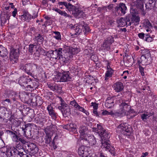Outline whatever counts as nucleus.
I'll list each match as a JSON object with an SVG mask.
<instances>
[{"mask_svg": "<svg viewBox=\"0 0 157 157\" xmlns=\"http://www.w3.org/2000/svg\"><path fill=\"white\" fill-rule=\"evenodd\" d=\"M59 59H62L63 61H65L64 59H69L72 57V55H75L79 52V49L78 48H74L72 47L64 46L63 48H59L57 49Z\"/></svg>", "mask_w": 157, "mask_h": 157, "instance_id": "nucleus-1", "label": "nucleus"}, {"mask_svg": "<svg viewBox=\"0 0 157 157\" xmlns=\"http://www.w3.org/2000/svg\"><path fill=\"white\" fill-rule=\"evenodd\" d=\"M97 126V128H93V131L97 132L101 137L102 140L101 143H102V141H108V140L110 138V136L109 133L100 124H98Z\"/></svg>", "mask_w": 157, "mask_h": 157, "instance_id": "nucleus-2", "label": "nucleus"}, {"mask_svg": "<svg viewBox=\"0 0 157 157\" xmlns=\"http://www.w3.org/2000/svg\"><path fill=\"white\" fill-rule=\"evenodd\" d=\"M117 131L118 133L129 136L132 133V128L127 123H122L117 127Z\"/></svg>", "mask_w": 157, "mask_h": 157, "instance_id": "nucleus-3", "label": "nucleus"}, {"mask_svg": "<svg viewBox=\"0 0 157 157\" xmlns=\"http://www.w3.org/2000/svg\"><path fill=\"white\" fill-rule=\"evenodd\" d=\"M19 142H20L17 145L16 147H10V149L8 151V154H13L15 151H16V150L20 148V147L21 148L25 150L26 146L29 143V142L27 141L24 138H21Z\"/></svg>", "mask_w": 157, "mask_h": 157, "instance_id": "nucleus-4", "label": "nucleus"}, {"mask_svg": "<svg viewBox=\"0 0 157 157\" xmlns=\"http://www.w3.org/2000/svg\"><path fill=\"white\" fill-rule=\"evenodd\" d=\"M114 41V37L109 36L104 40L100 49L104 52L109 51L111 49L110 46Z\"/></svg>", "mask_w": 157, "mask_h": 157, "instance_id": "nucleus-5", "label": "nucleus"}, {"mask_svg": "<svg viewBox=\"0 0 157 157\" xmlns=\"http://www.w3.org/2000/svg\"><path fill=\"white\" fill-rule=\"evenodd\" d=\"M68 71L59 73L54 78V80L57 82H65L70 81L71 78L68 74Z\"/></svg>", "mask_w": 157, "mask_h": 157, "instance_id": "nucleus-6", "label": "nucleus"}, {"mask_svg": "<svg viewBox=\"0 0 157 157\" xmlns=\"http://www.w3.org/2000/svg\"><path fill=\"white\" fill-rule=\"evenodd\" d=\"M59 98L61 102V106L58 107V109L61 110L64 117H66L70 114V109L61 97H59Z\"/></svg>", "mask_w": 157, "mask_h": 157, "instance_id": "nucleus-7", "label": "nucleus"}, {"mask_svg": "<svg viewBox=\"0 0 157 157\" xmlns=\"http://www.w3.org/2000/svg\"><path fill=\"white\" fill-rule=\"evenodd\" d=\"M4 117L3 116H0V122L2 123V124L7 123L8 120L10 122V123H9L10 124L13 125L14 126L18 127L20 125V121L13 119V117L10 116V117Z\"/></svg>", "mask_w": 157, "mask_h": 157, "instance_id": "nucleus-8", "label": "nucleus"}, {"mask_svg": "<svg viewBox=\"0 0 157 157\" xmlns=\"http://www.w3.org/2000/svg\"><path fill=\"white\" fill-rule=\"evenodd\" d=\"M17 48L11 50L10 53V59L12 63L16 62L19 55V51L21 49L19 45L17 46Z\"/></svg>", "mask_w": 157, "mask_h": 157, "instance_id": "nucleus-9", "label": "nucleus"}, {"mask_svg": "<svg viewBox=\"0 0 157 157\" xmlns=\"http://www.w3.org/2000/svg\"><path fill=\"white\" fill-rule=\"evenodd\" d=\"M8 155L13 157H32L30 154L27 153L25 150L21 148V147L13 154H8Z\"/></svg>", "mask_w": 157, "mask_h": 157, "instance_id": "nucleus-10", "label": "nucleus"}, {"mask_svg": "<svg viewBox=\"0 0 157 157\" xmlns=\"http://www.w3.org/2000/svg\"><path fill=\"white\" fill-rule=\"evenodd\" d=\"M82 140L84 142V144L86 145L88 144L94 145L96 142L95 137L93 135H85L84 137H82Z\"/></svg>", "mask_w": 157, "mask_h": 157, "instance_id": "nucleus-11", "label": "nucleus"}, {"mask_svg": "<svg viewBox=\"0 0 157 157\" xmlns=\"http://www.w3.org/2000/svg\"><path fill=\"white\" fill-rule=\"evenodd\" d=\"M25 151L33 154L37 153L38 151V148L36 145L33 143H29L26 146Z\"/></svg>", "mask_w": 157, "mask_h": 157, "instance_id": "nucleus-12", "label": "nucleus"}, {"mask_svg": "<svg viewBox=\"0 0 157 157\" xmlns=\"http://www.w3.org/2000/svg\"><path fill=\"white\" fill-rule=\"evenodd\" d=\"M120 113L124 115H128V111L131 108V106L129 105V104L123 102L120 105Z\"/></svg>", "mask_w": 157, "mask_h": 157, "instance_id": "nucleus-13", "label": "nucleus"}, {"mask_svg": "<svg viewBox=\"0 0 157 157\" xmlns=\"http://www.w3.org/2000/svg\"><path fill=\"white\" fill-rule=\"evenodd\" d=\"M37 67L36 65L31 63L26 64L25 65V71L28 75L32 76L33 72Z\"/></svg>", "mask_w": 157, "mask_h": 157, "instance_id": "nucleus-14", "label": "nucleus"}, {"mask_svg": "<svg viewBox=\"0 0 157 157\" xmlns=\"http://www.w3.org/2000/svg\"><path fill=\"white\" fill-rule=\"evenodd\" d=\"M101 147L103 149H105V150L109 151L113 155H115V152L114 150V148L110 147V144L107 142L102 141Z\"/></svg>", "mask_w": 157, "mask_h": 157, "instance_id": "nucleus-15", "label": "nucleus"}, {"mask_svg": "<svg viewBox=\"0 0 157 157\" xmlns=\"http://www.w3.org/2000/svg\"><path fill=\"white\" fill-rule=\"evenodd\" d=\"M155 0H149L148 2L146 4V8L147 9L155 10L157 8V5Z\"/></svg>", "mask_w": 157, "mask_h": 157, "instance_id": "nucleus-16", "label": "nucleus"}, {"mask_svg": "<svg viewBox=\"0 0 157 157\" xmlns=\"http://www.w3.org/2000/svg\"><path fill=\"white\" fill-rule=\"evenodd\" d=\"M130 18L132 24L134 25H137L139 24L140 21V17L137 15L136 13H133L131 14L130 15Z\"/></svg>", "mask_w": 157, "mask_h": 157, "instance_id": "nucleus-17", "label": "nucleus"}, {"mask_svg": "<svg viewBox=\"0 0 157 157\" xmlns=\"http://www.w3.org/2000/svg\"><path fill=\"white\" fill-rule=\"evenodd\" d=\"M135 2L137 8L140 9L143 12V14L144 15L146 13L144 9V0H135Z\"/></svg>", "mask_w": 157, "mask_h": 157, "instance_id": "nucleus-18", "label": "nucleus"}, {"mask_svg": "<svg viewBox=\"0 0 157 157\" xmlns=\"http://www.w3.org/2000/svg\"><path fill=\"white\" fill-rule=\"evenodd\" d=\"M78 153L81 157H83L86 155L89 154L87 148L84 146H82L79 148Z\"/></svg>", "mask_w": 157, "mask_h": 157, "instance_id": "nucleus-19", "label": "nucleus"}, {"mask_svg": "<svg viewBox=\"0 0 157 157\" xmlns=\"http://www.w3.org/2000/svg\"><path fill=\"white\" fill-rule=\"evenodd\" d=\"M31 80L30 78H27L26 77L22 76L19 78L18 82L21 86H26L28 81L29 82Z\"/></svg>", "mask_w": 157, "mask_h": 157, "instance_id": "nucleus-20", "label": "nucleus"}, {"mask_svg": "<svg viewBox=\"0 0 157 157\" xmlns=\"http://www.w3.org/2000/svg\"><path fill=\"white\" fill-rule=\"evenodd\" d=\"M83 14H84L82 10H79L78 8L76 6L75 8H74L72 12V14L74 16L78 17V18L82 17V15H83Z\"/></svg>", "mask_w": 157, "mask_h": 157, "instance_id": "nucleus-21", "label": "nucleus"}, {"mask_svg": "<svg viewBox=\"0 0 157 157\" xmlns=\"http://www.w3.org/2000/svg\"><path fill=\"white\" fill-rule=\"evenodd\" d=\"M113 88L116 92H119L123 89V84L120 82H117L113 85Z\"/></svg>", "mask_w": 157, "mask_h": 157, "instance_id": "nucleus-22", "label": "nucleus"}, {"mask_svg": "<svg viewBox=\"0 0 157 157\" xmlns=\"http://www.w3.org/2000/svg\"><path fill=\"white\" fill-rule=\"evenodd\" d=\"M140 59L141 60H142V65H143L150 64L151 63V57L149 56H149H147L146 57L144 56H141Z\"/></svg>", "mask_w": 157, "mask_h": 157, "instance_id": "nucleus-23", "label": "nucleus"}, {"mask_svg": "<svg viewBox=\"0 0 157 157\" xmlns=\"http://www.w3.org/2000/svg\"><path fill=\"white\" fill-rule=\"evenodd\" d=\"M47 109L48 111L49 115L51 116L53 118H56V113H55L51 104L48 106Z\"/></svg>", "mask_w": 157, "mask_h": 157, "instance_id": "nucleus-24", "label": "nucleus"}, {"mask_svg": "<svg viewBox=\"0 0 157 157\" xmlns=\"http://www.w3.org/2000/svg\"><path fill=\"white\" fill-rule=\"evenodd\" d=\"M0 116L10 117V115L7 111V109L4 107H2L0 108Z\"/></svg>", "mask_w": 157, "mask_h": 157, "instance_id": "nucleus-25", "label": "nucleus"}, {"mask_svg": "<svg viewBox=\"0 0 157 157\" xmlns=\"http://www.w3.org/2000/svg\"><path fill=\"white\" fill-rule=\"evenodd\" d=\"M153 112L149 113L146 112V113H143L141 115V117L142 120L144 121H146V120L148 119L151 116L154 115Z\"/></svg>", "mask_w": 157, "mask_h": 157, "instance_id": "nucleus-26", "label": "nucleus"}, {"mask_svg": "<svg viewBox=\"0 0 157 157\" xmlns=\"http://www.w3.org/2000/svg\"><path fill=\"white\" fill-rule=\"evenodd\" d=\"M87 130V127L85 126H81L79 129V132L80 134L81 138L82 140V137H84L85 135H87L85 133Z\"/></svg>", "mask_w": 157, "mask_h": 157, "instance_id": "nucleus-27", "label": "nucleus"}, {"mask_svg": "<svg viewBox=\"0 0 157 157\" xmlns=\"http://www.w3.org/2000/svg\"><path fill=\"white\" fill-rule=\"evenodd\" d=\"M117 21L118 25L121 26H124L127 25L126 18L121 17L119 19H117Z\"/></svg>", "mask_w": 157, "mask_h": 157, "instance_id": "nucleus-28", "label": "nucleus"}, {"mask_svg": "<svg viewBox=\"0 0 157 157\" xmlns=\"http://www.w3.org/2000/svg\"><path fill=\"white\" fill-rule=\"evenodd\" d=\"M127 10V7L124 4L120 3L119 6L117 9V10H120L123 14H124L126 13L125 10Z\"/></svg>", "mask_w": 157, "mask_h": 157, "instance_id": "nucleus-29", "label": "nucleus"}, {"mask_svg": "<svg viewBox=\"0 0 157 157\" xmlns=\"http://www.w3.org/2000/svg\"><path fill=\"white\" fill-rule=\"evenodd\" d=\"M30 15L28 12H25L23 15L21 16V20L27 22L29 21V19H30Z\"/></svg>", "mask_w": 157, "mask_h": 157, "instance_id": "nucleus-30", "label": "nucleus"}, {"mask_svg": "<svg viewBox=\"0 0 157 157\" xmlns=\"http://www.w3.org/2000/svg\"><path fill=\"white\" fill-rule=\"evenodd\" d=\"M8 54L7 49L6 48L2 47H0V56L4 57L6 56Z\"/></svg>", "mask_w": 157, "mask_h": 157, "instance_id": "nucleus-31", "label": "nucleus"}, {"mask_svg": "<svg viewBox=\"0 0 157 157\" xmlns=\"http://www.w3.org/2000/svg\"><path fill=\"white\" fill-rule=\"evenodd\" d=\"M143 24L145 28L151 29V28H152L151 24L147 19L144 20Z\"/></svg>", "mask_w": 157, "mask_h": 157, "instance_id": "nucleus-32", "label": "nucleus"}, {"mask_svg": "<svg viewBox=\"0 0 157 157\" xmlns=\"http://www.w3.org/2000/svg\"><path fill=\"white\" fill-rule=\"evenodd\" d=\"M44 131L46 135H50V136H52L54 132L53 130L52 129L50 126L48 127L47 128H45V129Z\"/></svg>", "mask_w": 157, "mask_h": 157, "instance_id": "nucleus-33", "label": "nucleus"}, {"mask_svg": "<svg viewBox=\"0 0 157 157\" xmlns=\"http://www.w3.org/2000/svg\"><path fill=\"white\" fill-rule=\"evenodd\" d=\"M49 52L51 58L57 59L58 57V53L57 49H56L55 51L51 50Z\"/></svg>", "mask_w": 157, "mask_h": 157, "instance_id": "nucleus-34", "label": "nucleus"}, {"mask_svg": "<svg viewBox=\"0 0 157 157\" xmlns=\"http://www.w3.org/2000/svg\"><path fill=\"white\" fill-rule=\"evenodd\" d=\"M52 136H50V135H46V137L45 140V144H44V142H43V145L44 146H47V144H49L52 141L51 137Z\"/></svg>", "mask_w": 157, "mask_h": 157, "instance_id": "nucleus-35", "label": "nucleus"}, {"mask_svg": "<svg viewBox=\"0 0 157 157\" xmlns=\"http://www.w3.org/2000/svg\"><path fill=\"white\" fill-rule=\"evenodd\" d=\"M113 72V70L111 69L110 68L109 70H108L106 72L105 74V80H107L108 79V77H111L112 76V74Z\"/></svg>", "mask_w": 157, "mask_h": 157, "instance_id": "nucleus-36", "label": "nucleus"}, {"mask_svg": "<svg viewBox=\"0 0 157 157\" xmlns=\"http://www.w3.org/2000/svg\"><path fill=\"white\" fill-rule=\"evenodd\" d=\"M141 53L142 54V55L141 56H144L146 57L147 56H148H148H149H149L151 57L150 52L147 49L142 50Z\"/></svg>", "mask_w": 157, "mask_h": 157, "instance_id": "nucleus-37", "label": "nucleus"}, {"mask_svg": "<svg viewBox=\"0 0 157 157\" xmlns=\"http://www.w3.org/2000/svg\"><path fill=\"white\" fill-rule=\"evenodd\" d=\"M54 33L55 34L54 37L58 40H61L60 33L59 32H54Z\"/></svg>", "mask_w": 157, "mask_h": 157, "instance_id": "nucleus-38", "label": "nucleus"}, {"mask_svg": "<svg viewBox=\"0 0 157 157\" xmlns=\"http://www.w3.org/2000/svg\"><path fill=\"white\" fill-rule=\"evenodd\" d=\"M66 8L68 9V10L69 11H73V10L74 8H75V6L72 5L70 3H68Z\"/></svg>", "mask_w": 157, "mask_h": 157, "instance_id": "nucleus-39", "label": "nucleus"}, {"mask_svg": "<svg viewBox=\"0 0 157 157\" xmlns=\"http://www.w3.org/2000/svg\"><path fill=\"white\" fill-rule=\"evenodd\" d=\"M29 101L30 103H32L34 105H36L37 104V101L36 100V97H33L32 98H30Z\"/></svg>", "mask_w": 157, "mask_h": 157, "instance_id": "nucleus-40", "label": "nucleus"}, {"mask_svg": "<svg viewBox=\"0 0 157 157\" xmlns=\"http://www.w3.org/2000/svg\"><path fill=\"white\" fill-rule=\"evenodd\" d=\"M153 40V38L151 37L148 34L145 35V38L144 39V40L147 41V42H151Z\"/></svg>", "mask_w": 157, "mask_h": 157, "instance_id": "nucleus-41", "label": "nucleus"}, {"mask_svg": "<svg viewBox=\"0 0 157 157\" xmlns=\"http://www.w3.org/2000/svg\"><path fill=\"white\" fill-rule=\"evenodd\" d=\"M31 85L30 86H32L33 90H34V88L35 89L38 86L37 84L36 83V82L35 80H33L32 81V82L30 83Z\"/></svg>", "mask_w": 157, "mask_h": 157, "instance_id": "nucleus-42", "label": "nucleus"}, {"mask_svg": "<svg viewBox=\"0 0 157 157\" xmlns=\"http://www.w3.org/2000/svg\"><path fill=\"white\" fill-rule=\"evenodd\" d=\"M36 40L38 42L42 43L44 40V38L40 34H38V35L36 37Z\"/></svg>", "mask_w": 157, "mask_h": 157, "instance_id": "nucleus-43", "label": "nucleus"}, {"mask_svg": "<svg viewBox=\"0 0 157 157\" xmlns=\"http://www.w3.org/2000/svg\"><path fill=\"white\" fill-rule=\"evenodd\" d=\"M82 29L84 33L86 34L87 32H88L89 31V28L87 25H82Z\"/></svg>", "mask_w": 157, "mask_h": 157, "instance_id": "nucleus-44", "label": "nucleus"}, {"mask_svg": "<svg viewBox=\"0 0 157 157\" xmlns=\"http://www.w3.org/2000/svg\"><path fill=\"white\" fill-rule=\"evenodd\" d=\"M101 112H102V114L103 115H112L113 114V113L112 111H111L110 112H109L107 110H101Z\"/></svg>", "mask_w": 157, "mask_h": 157, "instance_id": "nucleus-45", "label": "nucleus"}, {"mask_svg": "<svg viewBox=\"0 0 157 157\" xmlns=\"http://www.w3.org/2000/svg\"><path fill=\"white\" fill-rule=\"evenodd\" d=\"M82 25L81 26H77L76 28L75 29V32L79 34L82 31L81 28H82Z\"/></svg>", "mask_w": 157, "mask_h": 157, "instance_id": "nucleus-46", "label": "nucleus"}, {"mask_svg": "<svg viewBox=\"0 0 157 157\" xmlns=\"http://www.w3.org/2000/svg\"><path fill=\"white\" fill-rule=\"evenodd\" d=\"M109 104H113L114 103V100L113 98L109 97L106 100V102Z\"/></svg>", "mask_w": 157, "mask_h": 157, "instance_id": "nucleus-47", "label": "nucleus"}, {"mask_svg": "<svg viewBox=\"0 0 157 157\" xmlns=\"http://www.w3.org/2000/svg\"><path fill=\"white\" fill-rule=\"evenodd\" d=\"M146 34H144L143 33H139L138 34V36L141 39H142L143 40H144V39L145 38V35Z\"/></svg>", "mask_w": 157, "mask_h": 157, "instance_id": "nucleus-48", "label": "nucleus"}, {"mask_svg": "<svg viewBox=\"0 0 157 157\" xmlns=\"http://www.w3.org/2000/svg\"><path fill=\"white\" fill-rule=\"evenodd\" d=\"M59 14L62 16L66 17H71V16H70L69 15L67 14L65 11H63L62 10H61L60 13H59Z\"/></svg>", "mask_w": 157, "mask_h": 157, "instance_id": "nucleus-49", "label": "nucleus"}, {"mask_svg": "<svg viewBox=\"0 0 157 157\" xmlns=\"http://www.w3.org/2000/svg\"><path fill=\"white\" fill-rule=\"evenodd\" d=\"M21 137L18 135L16 136L15 137L13 138V140L16 143H18L19 141V140Z\"/></svg>", "mask_w": 157, "mask_h": 157, "instance_id": "nucleus-50", "label": "nucleus"}, {"mask_svg": "<svg viewBox=\"0 0 157 157\" xmlns=\"http://www.w3.org/2000/svg\"><path fill=\"white\" fill-rule=\"evenodd\" d=\"M34 46L35 45L33 44H30L29 45V51L32 54L33 52V50L34 49Z\"/></svg>", "mask_w": 157, "mask_h": 157, "instance_id": "nucleus-51", "label": "nucleus"}, {"mask_svg": "<svg viewBox=\"0 0 157 157\" xmlns=\"http://www.w3.org/2000/svg\"><path fill=\"white\" fill-rule=\"evenodd\" d=\"M139 68L141 75L142 76L144 75V68L142 67L141 65H140L139 67Z\"/></svg>", "mask_w": 157, "mask_h": 157, "instance_id": "nucleus-52", "label": "nucleus"}, {"mask_svg": "<svg viewBox=\"0 0 157 157\" xmlns=\"http://www.w3.org/2000/svg\"><path fill=\"white\" fill-rule=\"evenodd\" d=\"M58 4L59 6H63V5L65 6L66 8L68 5V4H67V2H58Z\"/></svg>", "mask_w": 157, "mask_h": 157, "instance_id": "nucleus-53", "label": "nucleus"}, {"mask_svg": "<svg viewBox=\"0 0 157 157\" xmlns=\"http://www.w3.org/2000/svg\"><path fill=\"white\" fill-rule=\"evenodd\" d=\"M70 104L71 105L73 106L75 108H76L77 106L78 105V104L77 103L75 100L71 101L70 102Z\"/></svg>", "mask_w": 157, "mask_h": 157, "instance_id": "nucleus-54", "label": "nucleus"}, {"mask_svg": "<svg viewBox=\"0 0 157 157\" xmlns=\"http://www.w3.org/2000/svg\"><path fill=\"white\" fill-rule=\"evenodd\" d=\"M7 20L6 19V18L5 17V16H4V15L3 16L1 17V23H5L7 21Z\"/></svg>", "mask_w": 157, "mask_h": 157, "instance_id": "nucleus-55", "label": "nucleus"}, {"mask_svg": "<svg viewBox=\"0 0 157 157\" xmlns=\"http://www.w3.org/2000/svg\"><path fill=\"white\" fill-rule=\"evenodd\" d=\"M50 126L54 132L57 130V127L55 125L52 124L50 125Z\"/></svg>", "mask_w": 157, "mask_h": 157, "instance_id": "nucleus-56", "label": "nucleus"}, {"mask_svg": "<svg viewBox=\"0 0 157 157\" xmlns=\"http://www.w3.org/2000/svg\"><path fill=\"white\" fill-rule=\"evenodd\" d=\"M113 104H109L108 103L105 102V105L106 107L108 108H110L111 107H112L113 106Z\"/></svg>", "mask_w": 157, "mask_h": 157, "instance_id": "nucleus-57", "label": "nucleus"}, {"mask_svg": "<svg viewBox=\"0 0 157 157\" xmlns=\"http://www.w3.org/2000/svg\"><path fill=\"white\" fill-rule=\"evenodd\" d=\"M76 108L77 109L79 110L82 112H83V111H85L84 109L83 108L81 107L78 105L77 106Z\"/></svg>", "mask_w": 157, "mask_h": 157, "instance_id": "nucleus-58", "label": "nucleus"}, {"mask_svg": "<svg viewBox=\"0 0 157 157\" xmlns=\"http://www.w3.org/2000/svg\"><path fill=\"white\" fill-rule=\"evenodd\" d=\"M40 48H38V49H36V50L35 52L34 53V54L35 55L37 56H39L40 55V51L39 50Z\"/></svg>", "mask_w": 157, "mask_h": 157, "instance_id": "nucleus-59", "label": "nucleus"}, {"mask_svg": "<svg viewBox=\"0 0 157 157\" xmlns=\"http://www.w3.org/2000/svg\"><path fill=\"white\" fill-rule=\"evenodd\" d=\"M39 50L40 51V54L42 55H45L46 54V52L43 48H40Z\"/></svg>", "mask_w": 157, "mask_h": 157, "instance_id": "nucleus-60", "label": "nucleus"}, {"mask_svg": "<svg viewBox=\"0 0 157 157\" xmlns=\"http://www.w3.org/2000/svg\"><path fill=\"white\" fill-rule=\"evenodd\" d=\"M93 113H94V115L98 117H99V116H99L100 115V114H99L100 113H98V112L97 111V110H94L93 111Z\"/></svg>", "mask_w": 157, "mask_h": 157, "instance_id": "nucleus-61", "label": "nucleus"}, {"mask_svg": "<svg viewBox=\"0 0 157 157\" xmlns=\"http://www.w3.org/2000/svg\"><path fill=\"white\" fill-rule=\"evenodd\" d=\"M4 16L7 20H8L10 19V15L8 12H6V14H4Z\"/></svg>", "mask_w": 157, "mask_h": 157, "instance_id": "nucleus-62", "label": "nucleus"}, {"mask_svg": "<svg viewBox=\"0 0 157 157\" xmlns=\"http://www.w3.org/2000/svg\"><path fill=\"white\" fill-rule=\"evenodd\" d=\"M92 106H93V107L94 108V110H97L98 108V105L95 103L92 102L91 103Z\"/></svg>", "mask_w": 157, "mask_h": 157, "instance_id": "nucleus-63", "label": "nucleus"}, {"mask_svg": "<svg viewBox=\"0 0 157 157\" xmlns=\"http://www.w3.org/2000/svg\"><path fill=\"white\" fill-rule=\"evenodd\" d=\"M90 59L94 62H95L96 61V60L97 59L96 56L95 55H92L90 57Z\"/></svg>", "mask_w": 157, "mask_h": 157, "instance_id": "nucleus-64", "label": "nucleus"}]
</instances>
